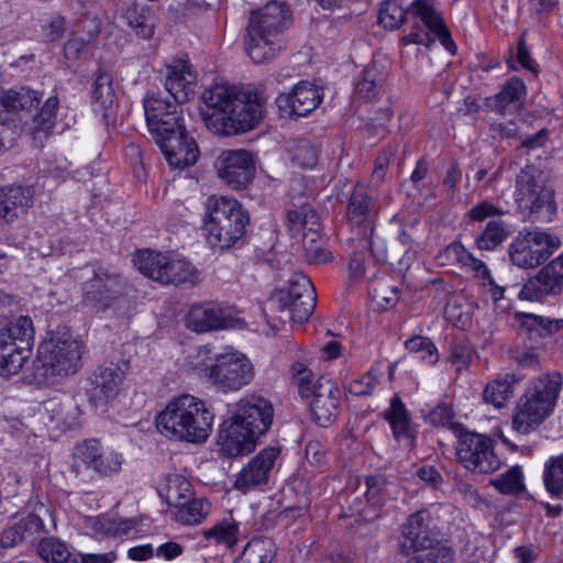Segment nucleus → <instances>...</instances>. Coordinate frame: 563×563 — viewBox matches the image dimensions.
<instances>
[{
    "label": "nucleus",
    "mask_w": 563,
    "mask_h": 563,
    "mask_svg": "<svg viewBox=\"0 0 563 563\" xmlns=\"http://www.w3.org/2000/svg\"><path fill=\"white\" fill-rule=\"evenodd\" d=\"M191 498V485L190 483L180 477L174 475L169 478L167 485V499L170 505L175 507L176 503L188 501Z\"/></svg>",
    "instance_id": "4d7b16f0"
},
{
    "label": "nucleus",
    "mask_w": 563,
    "mask_h": 563,
    "mask_svg": "<svg viewBox=\"0 0 563 563\" xmlns=\"http://www.w3.org/2000/svg\"><path fill=\"white\" fill-rule=\"evenodd\" d=\"M563 292V252L544 265L521 287L519 297L528 301H543Z\"/></svg>",
    "instance_id": "f3484780"
},
{
    "label": "nucleus",
    "mask_w": 563,
    "mask_h": 563,
    "mask_svg": "<svg viewBox=\"0 0 563 563\" xmlns=\"http://www.w3.org/2000/svg\"><path fill=\"white\" fill-rule=\"evenodd\" d=\"M239 523L233 518H224L213 527L203 530L202 536L207 540H213L217 544L233 548L238 542Z\"/></svg>",
    "instance_id": "37998d69"
},
{
    "label": "nucleus",
    "mask_w": 563,
    "mask_h": 563,
    "mask_svg": "<svg viewBox=\"0 0 563 563\" xmlns=\"http://www.w3.org/2000/svg\"><path fill=\"white\" fill-rule=\"evenodd\" d=\"M518 382L515 374H506L489 382L483 393L485 402L503 408L514 395V385Z\"/></svg>",
    "instance_id": "58836bf2"
},
{
    "label": "nucleus",
    "mask_w": 563,
    "mask_h": 563,
    "mask_svg": "<svg viewBox=\"0 0 563 563\" xmlns=\"http://www.w3.org/2000/svg\"><path fill=\"white\" fill-rule=\"evenodd\" d=\"M526 95L527 88L523 80L514 76L494 96L492 107L500 113L518 109L522 106Z\"/></svg>",
    "instance_id": "2f4dec72"
},
{
    "label": "nucleus",
    "mask_w": 563,
    "mask_h": 563,
    "mask_svg": "<svg viewBox=\"0 0 563 563\" xmlns=\"http://www.w3.org/2000/svg\"><path fill=\"white\" fill-rule=\"evenodd\" d=\"M133 263L141 274L162 284L168 254L153 251H140L133 258Z\"/></svg>",
    "instance_id": "f704fd0d"
},
{
    "label": "nucleus",
    "mask_w": 563,
    "mask_h": 563,
    "mask_svg": "<svg viewBox=\"0 0 563 563\" xmlns=\"http://www.w3.org/2000/svg\"><path fill=\"white\" fill-rule=\"evenodd\" d=\"M231 412L229 424L224 423L219 432L221 450L228 456L249 454L273 423V405L262 396L252 395L236 402Z\"/></svg>",
    "instance_id": "7ed1b4c3"
},
{
    "label": "nucleus",
    "mask_w": 563,
    "mask_h": 563,
    "mask_svg": "<svg viewBox=\"0 0 563 563\" xmlns=\"http://www.w3.org/2000/svg\"><path fill=\"white\" fill-rule=\"evenodd\" d=\"M294 165L300 168H312L318 161L317 147L308 140H299L289 151Z\"/></svg>",
    "instance_id": "3c124183"
},
{
    "label": "nucleus",
    "mask_w": 563,
    "mask_h": 563,
    "mask_svg": "<svg viewBox=\"0 0 563 563\" xmlns=\"http://www.w3.org/2000/svg\"><path fill=\"white\" fill-rule=\"evenodd\" d=\"M280 449L268 446L258 452L239 473L234 486L246 492L261 484H266L279 459Z\"/></svg>",
    "instance_id": "b1692460"
},
{
    "label": "nucleus",
    "mask_w": 563,
    "mask_h": 563,
    "mask_svg": "<svg viewBox=\"0 0 563 563\" xmlns=\"http://www.w3.org/2000/svg\"><path fill=\"white\" fill-rule=\"evenodd\" d=\"M31 186L9 185L0 188V227L14 222L33 203Z\"/></svg>",
    "instance_id": "bb28decb"
},
{
    "label": "nucleus",
    "mask_w": 563,
    "mask_h": 563,
    "mask_svg": "<svg viewBox=\"0 0 563 563\" xmlns=\"http://www.w3.org/2000/svg\"><path fill=\"white\" fill-rule=\"evenodd\" d=\"M384 418L389 422L396 440L413 439L409 412L398 395L391 398L389 408L384 412Z\"/></svg>",
    "instance_id": "473e14b6"
},
{
    "label": "nucleus",
    "mask_w": 563,
    "mask_h": 563,
    "mask_svg": "<svg viewBox=\"0 0 563 563\" xmlns=\"http://www.w3.org/2000/svg\"><path fill=\"white\" fill-rule=\"evenodd\" d=\"M221 352L203 345L196 347L187 357L189 366L198 374L209 380L210 373L213 371L216 360L220 357Z\"/></svg>",
    "instance_id": "de8ad7c7"
},
{
    "label": "nucleus",
    "mask_w": 563,
    "mask_h": 563,
    "mask_svg": "<svg viewBox=\"0 0 563 563\" xmlns=\"http://www.w3.org/2000/svg\"><path fill=\"white\" fill-rule=\"evenodd\" d=\"M200 115L207 129L219 136L252 130L263 118L267 98L263 86L243 88L216 84L202 92Z\"/></svg>",
    "instance_id": "f257e3e1"
},
{
    "label": "nucleus",
    "mask_w": 563,
    "mask_h": 563,
    "mask_svg": "<svg viewBox=\"0 0 563 563\" xmlns=\"http://www.w3.org/2000/svg\"><path fill=\"white\" fill-rule=\"evenodd\" d=\"M510 235V229L503 220H490L484 230L475 238L479 251H494Z\"/></svg>",
    "instance_id": "ea45409f"
},
{
    "label": "nucleus",
    "mask_w": 563,
    "mask_h": 563,
    "mask_svg": "<svg viewBox=\"0 0 563 563\" xmlns=\"http://www.w3.org/2000/svg\"><path fill=\"white\" fill-rule=\"evenodd\" d=\"M164 86L168 97L173 100L185 103L194 93L196 74L185 59H176L165 67L163 71Z\"/></svg>",
    "instance_id": "a878e982"
},
{
    "label": "nucleus",
    "mask_w": 563,
    "mask_h": 563,
    "mask_svg": "<svg viewBox=\"0 0 563 563\" xmlns=\"http://www.w3.org/2000/svg\"><path fill=\"white\" fill-rule=\"evenodd\" d=\"M395 152L396 151L393 147H386L378 153L371 177V183L374 186H378L385 179L388 165L391 157H394Z\"/></svg>",
    "instance_id": "680f3d73"
},
{
    "label": "nucleus",
    "mask_w": 563,
    "mask_h": 563,
    "mask_svg": "<svg viewBox=\"0 0 563 563\" xmlns=\"http://www.w3.org/2000/svg\"><path fill=\"white\" fill-rule=\"evenodd\" d=\"M515 201L532 220L551 221L556 213L554 191L534 166H526L516 177Z\"/></svg>",
    "instance_id": "6e6552de"
},
{
    "label": "nucleus",
    "mask_w": 563,
    "mask_h": 563,
    "mask_svg": "<svg viewBox=\"0 0 563 563\" xmlns=\"http://www.w3.org/2000/svg\"><path fill=\"white\" fill-rule=\"evenodd\" d=\"M408 19H419L424 27L415 23L411 31L402 36L404 45L417 44L430 47L434 43V37L431 35L433 33L446 51L455 53L456 45L431 0H413L408 5Z\"/></svg>",
    "instance_id": "f8f14e48"
},
{
    "label": "nucleus",
    "mask_w": 563,
    "mask_h": 563,
    "mask_svg": "<svg viewBox=\"0 0 563 563\" xmlns=\"http://www.w3.org/2000/svg\"><path fill=\"white\" fill-rule=\"evenodd\" d=\"M216 166L219 177L236 190L245 188L255 173L253 155L246 150L224 151Z\"/></svg>",
    "instance_id": "aec40b11"
},
{
    "label": "nucleus",
    "mask_w": 563,
    "mask_h": 563,
    "mask_svg": "<svg viewBox=\"0 0 563 563\" xmlns=\"http://www.w3.org/2000/svg\"><path fill=\"white\" fill-rule=\"evenodd\" d=\"M453 560L454 551L445 544H439L435 548H430L426 554L410 558L407 563H452Z\"/></svg>",
    "instance_id": "13d9d810"
},
{
    "label": "nucleus",
    "mask_w": 563,
    "mask_h": 563,
    "mask_svg": "<svg viewBox=\"0 0 563 563\" xmlns=\"http://www.w3.org/2000/svg\"><path fill=\"white\" fill-rule=\"evenodd\" d=\"M37 553L46 563H66L70 558L68 545L58 538H43L37 547Z\"/></svg>",
    "instance_id": "49530a36"
},
{
    "label": "nucleus",
    "mask_w": 563,
    "mask_h": 563,
    "mask_svg": "<svg viewBox=\"0 0 563 563\" xmlns=\"http://www.w3.org/2000/svg\"><path fill=\"white\" fill-rule=\"evenodd\" d=\"M254 375V367L249 357L232 347H224L220 357L216 360L209 382L221 391H238L249 385Z\"/></svg>",
    "instance_id": "2eb2a0df"
},
{
    "label": "nucleus",
    "mask_w": 563,
    "mask_h": 563,
    "mask_svg": "<svg viewBox=\"0 0 563 563\" xmlns=\"http://www.w3.org/2000/svg\"><path fill=\"white\" fill-rule=\"evenodd\" d=\"M87 41L80 36H71L64 45V56L67 59L75 60L87 45Z\"/></svg>",
    "instance_id": "774afa93"
},
{
    "label": "nucleus",
    "mask_w": 563,
    "mask_h": 563,
    "mask_svg": "<svg viewBox=\"0 0 563 563\" xmlns=\"http://www.w3.org/2000/svg\"><path fill=\"white\" fill-rule=\"evenodd\" d=\"M210 503L205 499H190L175 504V519L184 525L200 523L210 510Z\"/></svg>",
    "instance_id": "79ce46f5"
},
{
    "label": "nucleus",
    "mask_w": 563,
    "mask_h": 563,
    "mask_svg": "<svg viewBox=\"0 0 563 563\" xmlns=\"http://www.w3.org/2000/svg\"><path fill=\"white\" fill-rule=\"evenodd\" d=\"M197 271L186 258L168 254V264L164 272L162 284L195 283Z\"/></svg>",
    "instance_id": "a19ab883"
},
{
    "label": "nucleus",
    "mask_w": 563,
    "mask_h": 563,
    "mask_svg": "<svg viewBox=\"0 0 563 563\" xmlns=\"http://www.w3.org/2000/svg\"><path fill=\"white\" fill-rule=\"evenodd\" d=\"M84 349V342L67 329L58 330L48 342L38 346L37 362L44 369L43 375L65 376L77 372Z\"/></svg>",
    "instance_id": "9b49d317"
},
{
    "label": "nucleus",
    "mask_w": 563,
    "mask_h": 563,
    "mask_svg": "<svg viewBox=\"0 0 563 563\" xmlns=\"http://www.w3.org/2000/svg\"><path fill=\"white\" fill-rule=\"evenodd\" d=\"M230 322L228 310L212 302L191 307L187 316L188 328L199 333L224 329Z\"/></svg>",
    "instance_id": "cd10ccee"
},
{
    "label": "nucleus",
    "mask_w": 563,
    "mask_h": 563,
    "mask_svg": "<svg viewBox=\"0 0 563 563\" xmlns=\"http://www.w3.org/2000/svg\"><path fill=\"white\" fill-rule=\"evenodd\" d=\"M489 483L504 495L518 496L525 489L523 474L521 467L518 465L492 478Z\"/></svg>",
    "instance_id": "a18cd8bd"
},
{
    "label": "nucleus",
    "mask_w": 563,
    "mask_h": 563,
    "mask_svg": "<svg viewBox=\"0 0 563 563\" xmlns=\"http://www.w3.org/2000/svg\"><path fill=\"white\" fill-rule=\"evenodd\" d=\"M556 0H519V8L536 18L550 12Z\"/></svg>",
    "instance_id": "0e129e2a"
},
{
    "label": "nucleus",
    "mask_w": 563,
    "mask_h": 563,
    "mask_svg": "<svg viewBox=\"0 0 563 563\" xmlns=\"http://www.w3.org/2000/svg\"><path fill=\"white\" fill-rule=\"evenodd\" d=\"M522 327L531 336L545 338L563 328V319H549L536 314H526Z\"/></svg>",
    "instance_id": "09e8293b"
},
{
    "label": "nucleus",
    "mask_w": 563,
    "mask_h": 563,
    "mask_svg": "<svg viewBox=\"0 0 563 563\" xmlns=\"http://www.w3.org/2000/svg\"><path fill=\"white\" fill-rule=\"evenodd\" d=\"M121 16L141 38L150 40L154 35L156 16L152 7L133 1L126 5Z\"/></svg>",
    "instance_id": "c756f323"
},
{
    "label": "nucleus",
    "mask_w": 563,
    "mask_h": 563,
    "mask_svg": "<svg viewBox=\"0 0 563 563\" xmlns=\"http://www.w3.org/2000/svg\"><path fill=\"white\" fill-rule=\"evenodd\" d=\"M273 302L279 311H287L292 322L303 323L316 309L317 292L306 275L296 273L285 287L274 294Z\"/></svg>",
    "instance_id": "4468645a"
},
{
    "label": "nucleus",
    "mask_w": 563,
    "mask_h": 563,
    "mask_svg": "<svg viewBox=\"0 0 563 563\" xmlns=\"http://www.w3.org/2000/svg\"><path fill=\"white\" fill-rule=\"evenodd\" d=\"M323 99L322 87L301 80L289 92L279 93L276 106L282 118L306 117L316 110Z\"/></svg>",
    "instance_id": "a211bd4d"
},
{
    "label": "nucleus",
    "mask_w": 563,
    "mask_h": 563,
    "mask_svg": "<svg viewBox=\"0 0 563 563\" xmlns=\"http://www.w3.org/2000/svg\"><path fill=\"white\" fill-rule=\"evenodd\" d=\"M405 347L411 353H420V358L428 364L438 362V350L432 341L426 336L413 335L405 342Z\"/></svg>",
    "instance_id": "6e6d98bb"
},
{
    "label": "nucleus",
    "mask_w": 563,
    "mask_h": 563,
    "mask_svg": "<svg viewBox=\"0 0 563 563\" xmlns=\"http://www.w3.org/2000/svg\"><path fill=\"white\" fill-rule=\"evenodd\" d=\"M427 420L432 426L449 427L455 423L452 421V412L446 406H437L427 417Z\"/></svg>",
    "instance_id": "338daca9"
},
{
    "label": "nucleus",
    "mask_w": 563,
    "mask_h": 563,
    "mask_svg": "<svg viewBox=\"0 0 563 563\" xmlns=\"http://www.w3.org/2000/svg\"><path fill=\"white\" fill-rule=\"evenodd\" d=\"M289 24V11L284 2L272 0L253 11L246 27L245 51L256 63L272 60L285 47L284 31Z\"/></svg>",
    "instance_id": "39448f33"
},
{
    "label": "nucleus",
    "mask_w": 563,
    "mask_h": 563,
    "mask_svg": "<svg viewBox=\"0 0 563 563\" xmlns=\"http://www.w3.org/2000/svg\"><path fill=\"white\" fill-rule=\"evenodd\" d=\"M276 544L267 537L253 538L244 547L238 563H271L276 555Z\"/></svg>",
    "instance_id": "e433bc0d"
},
{
    "label": "nucleus",
    "mask_w": 563,
    "mask_h": 563,
    "mask_svg": "<svg viewBox=\"0 0 563 563\" xmlns=\"http://www.w3.org/2000/svg\"><path fill=\"white\" fill-rule=\"evenodd\" d=\"M431 515L427 509L411 514L401 528L400 549L405 554L434 548L435 534L430 528Z\"/></svg>",
    "instance_id": "5701e85b"
},
{
    "label": "nucleus",
    "mask_w": 563,
    "mask_h": 563,
    "mask_svg": "<svg viewBox=\"0 0 563 563\" xmlns=\"http://www.w3.org/2000/svg\"><path fill=\"white\" fill-rule=\"evenodd\" d=\"M310 412L320 427L330 426L339 413L340 390L333 382L320 377L311 391Z\"/></svg>",
    "instance_id": "393cba45"
},
{
    "label": "nucleus",
    "mask_w": 563,
    "mask_h": 563,
    "mask_svg": "<svg viewBox=\"0 0 563 563\" xmlns=\"http://www.w3.org/2000/svg\"><path fill=\"white\" fill-rule=\"evenodd\" d=\"M349 277L353 282H358L365 277L364 251H356L352 254L349 262Z\"/></svg>",
    "instance_id": "69168bd1"
},
{
    "label": "nucleus",
    "mask_w": 563,
    "mask_h": 563,
    "mask_svg": "<svg viewBox=\"0 0 563 563\" xmlns=\"http://www.w3.org/2000/svg\"><path fill=\"white\" fill-rule=\"evenodd\" d=\"M543 484L545 490L552 496L560 498L563 494V453L551 456L544 463Z\"/></svg>",
    "instance_id": "c03bdc74"
},
{
    "label": "nucleus",
    "mask_w": 563,
    "mask_h": 563,
    "mask_svg": "<svg viewBox=\"0 0 563 563\" xmlns=\"http://www.w3.org/2000/svg\"><path fill=\"white\" fill-rule=\"evenodd\" d=\"M451 431L457 438L455 455L463 467L476 474H492L500 468L492 438L468 431L462 423H452Z\"/></svg>",
    "instance_id": "1a4fd4ad"
},
{
    "label": "nucleus",
    "mask_w": 563,
    "mask_h": 563,
    "mask_svg": "<svg viewBox=\"0 0 563 563\" xmlns=\"http://www.w3.org/2000/svg\"><path fill=\"white\" fill-rule=\"evenodd\" d=\"M473 356V349L465 338L454 339L449 347V361L456 366L457 371L470 365Z\"/></svg>",
    "instance_id": "5fc2aeb1"
},
{
    "label": "nucleus",
    "mask_w": 563,
    "mask_h": 563,
    "mask_svg": "<svg viewBox=\"0 0 563 563\" xmlns=\"http://www.w3.org/2000/svg\"><path fill=\"white\" fill-rule=\"evenodd\" d=\"M407 21H409L408 7L401 8L393 0H387L382 4L378 13V22L385 29L396 30Z\"/></svg>",
    "instance_id": "8fccbe9b"
},
{
    "label": "nucleus",
    "mask_w": 563,
    "mask_h": 563,
    "mask_svg": "<svg viewBox=\"0 0 563 563\" xmlns=\"http://www.w3.org/2000/svg\"><path fill=\"white\" fill-rule=\"evenodd\" d=\"M58 106L59 100L56 96L48 98L44 102L33 120L35 131L47 133L53 129L56 122Z\"/></svg>",
    "instance_id": "603ef678"
},
{
    "label": "nucleus",
    "mask_w": 563,
    "mask_h": 563,
    "mask_svg": "<svg viewBox=\"0 0 563 563\" xmlns=\"http://www.w3.org/2000/svg\"><path fill=\"white\" fill-rule=\"evenodd\" d=\"M92 100L96 111H101L107 123L115 119V92L112 87V77L109 73L99 70L97 74Z\"/></svg>",
    "instance_id": "7c9ffc66"
},
{
    "label": "nucleus",
    "mask_w": 563,
    "mask_h": 563,
    "mask_svg": "<svg viewBox=\"0 0 563 563\" xmlns=\"http://www.w3.org/2000/svg\"><path fill=\"white\" fill-rule=\"evenodd\" d=\"M249 214L241 203L225 196H210L206 201L205 228L213 249L234 246L245 234Z\"/></svg>",
    "instance_id": "0eeeda50"
},
{
    "label": "nucleus",
    "mask_w": 563,
    "mask_h": 563,
    "mask_svg": "<svg viewBox=\"0 0 563 563\" xmlns=\"http://www.w3.org/2000/svg\"><path fill=\"white\" fill-rule=\"evenodd\" d=\"M136 522L132 519H114L110 517H95L89 520L90 529L99 536L122 538L135 531Z\"/></svg>",
    "instance_id": "4c0bfd02"
},
{
    "label": "nucleus",
    "mask_w": 563,
    "mask_h": 563,
    "mask_svg": "<svg viewBox=\"0 0 563 563\" xmlns=\"http://www.w3.org/2000/svg\"><path fill=\"white\" fill-rule=\"evenodd\" d=\"M122 286L119 274L100 267L82 285L84 302L98 310H106L119 297Z\"/></svg>",
    "instance_id": "412c9836"
},
{
    "label": "nucleus",
    "mask_w": 563,
    "mask_h": 563,
    "mask_svg": "<svg viewBox=\"0 0 563 563\" xmlns=\"http://www.w3.org/2000/svg\"><path fill=\"white\" fill-rule=\"evenodd\" d=\"M377 385V377L373 369H369L361 377L349 382L346 389L350 394L355 396H367L371 395Z\"/></svg>",
    "instance_id": "bf43d9fd"
},
{
    "label": "nucleus",
    "mask_w": 563,
    "mask_h": 563,
    "mask_svg": "<svg viewBox=\"0 0 563 563\" xmlns=\"http://www.w3.org/2000/svg\"><path fill=\"white\" fill-rule=\"evenodd\" d=\"M42 95L29 87H14L3 92V111H29L41 101Z\"/></svg>",
    "instance_id": "c9c22d12"
},
{
    "label": "nucleus",
    "mask_w": 563,
    "mask_h": 563,
    "mask_svg": "<svg viewBox=\"0 0 563 563\" xmlns=\"http://www.w3.org/2000/svg\"><path fill=\"white\" fill-rule=\"evenodd\" d=\"M123 366L126 364L104 362L91 373L89 397L95 406L106 405L119 395L125 376Z\"/></svg>",
    "instance_id": "4be33fe9"
},
{
    "label": "nucleus",
    "mask_w": 563,
    "mask_h": 563,
    "mask_svg": "<svg viewBox=\"0 0 563 563\" xmlns=\"http://www.w3.org/2000/svg\"><path fill=\"white\" fill-rule=\"evenodd\" d=\"M75 456L79 464L99 477H112L119 474L123 464L122 454L113 450H104L95 439L77 445Z\"/></svg>",
    "instance_id": "6ab92c4d"
},
{
    "label": "nucleus",
    "mask_w": 563,
    "mask_h": 563,
    "mask_svg": "<svg viewBox=\"0 0 563 563\" xmlns=\"http://www.w3.org/2000/svg\"><path fill=\"white\" fill-rule=\"evenodd\" d=\"M440 258H445L449 264H456L466 267L471 258V252L461 242H452L440 254Z\"/></svg>",
    "instance_id": "052dcab7"
},
{
    "label": "nucleus",
    "mask_w": 563,
    "mask_h": 563,
    "mask_svg": "<svg viewBox=\"0 0 563 563\" xmlns=\"http://www.w3.org/2000/svg\"><path fill=\"white\" fill-rule=\"evenodd\" d=\"M386 73L377 65L367 66L362 78L355 84L354 97L363 100H373L382 91L386 82Z\"/></svg>",
    "instance_id": "72a5a7b5"
},
{
    "label": "nucleus",
    "mask_w": 563,
    "mask_h": 563,
    "mask_svg": "<svg viewBox=\"0 0 563 563\" xmlns=\"http://www.w3.org/2000/svg\"><path fill=\"white\" fill-rule=\"evenodd\" d=\"M44 530L45 525L41 515L27 514L3 530L1 544L4 548H13L22 542H32Z\"/></svg>",
    "instance_id": "c85d7f7f"
},
{
    "label": "nucleus",
    "mask_w": 563,
    "mask_h": 563,
    "mask_svg": "<svg viewBox=\"0 0 563 563\" xmlns=\"http://www.w3.org/2000/svg\"><path fill=\"white\" fill-rule=\"evenodd\" d=\"M34 343L32 319L21 316L0 330V376L19 374L30 358Z\"/></svg>",
    "instance_id": "9d476101"
},
{
    "label": "nucleus",
    "mask_w": 563,
    "mask_h": 563,
    "mask_svg": "<svg viewBox=\"0 0 563 563\" xmlns=\"http://www.w3.org/2000/svg\"><path fill=\"white\" fill-rule=\"evenodd\" d=\"M562 245L561 239L539 230H525L508 246L510 263L519 268L532 269L543 264Z\"/></svg>",
    "instance_id": "ddd939ff"
},
{
    "label": "nucleus",
    "mask_w": 563,
    "mask_h": 563,
    "mask_svg": "<svg viewBox=\"0 0 563 563\" xmlns=\"http://www.w3.org/2000/svg\"><path fill=\"white\" fill-rule=\"evenodd\" d=\"M379 209L380 206L374 189L358 184L354 187L350 196L346 206V217L352 224L363 225L365 229H369L371 236L367 244L373 256L378 261H386L387 255L385 249L380 247L382 241H378L373 236L374 225Z\"/></svg>",
    "instance_id": "dca6fc26"
},
{
    "label": "nucleus",
    "mask_w": 563,
    "mask_h": 563,
    "mask_svg": "<svg viewBox=\"0 0 563 563\" xmlns=\"http://www.w3.org/2000/svg\"><path fill=\"white\" fill-rule=\"evenodd\" d=\"M506 211L485 200L473 206L467 216L473 221H483L489 217L504 216Z\"/></svg>",
    "instance_id": "e2e57ef3"
},
{
    "label": "nucleus",
    "mask_w": 563,
    "mask_h": 563,
    "mask_svg": "<svg viewBox=\"0 0 563 563\" xmlns=\"http://www.w3.org/2000/svg\"><path fill=\"white\" fill-rule=\"evenodd\" d=\"M40 421L47 428L58 429L64 422V408L59 399L44 401L37 412Z\"/></svg>",
    "instance_id": "864d4df0"
},
{
    "label": "nucleus",
    "mask_w": 563,
    "mask_h": 563,
    "mask_svg": "<svg viewBox=\"0 0 563 563\" xmlns=\"http://www.w3.org/2000/svg\"><path fill=\"white\" fill-rule=\"evenodd\" d=\"M562 383L558 372L542 374L533 379L515 408L514 430L521 434L537 430L553 413Z\"/></svg>",
    "instance_id": "423d86ee"
},
{
    "label": "nucleus",
    "mask_w": 563,
    "mask_h": 563,
    "mask_svg": "<svg viewBox=\"0 0 563 563\" xmlns=\"http://www.w3.org/2000/svg\"><path fill=\"white\" fill-rule=\"evenodd\" d=\"M213 418L205 401L185 394L172 399L156 416V428L170 440L202 443L211 433Z\"/></svg>",
    "instance_id": "20e7f679"
},
{
    "label": "nucleus",
    "mask_w": 563,
    "mask_h": 563,
    "mask_svg": "<svg viewBox=\"0 0 563 563\" xmlns=\"http://www.w3.org/2000/svg\"><path fill=\"white\" fill-rule=\"evenodd\" d=\"M143 107L148 131L168 165L179 170L194 165L199 148L183 123L180 103L161 93H147Z\"/></svg>",
    "instance_id": "f03ea898"
}]
</instances>
